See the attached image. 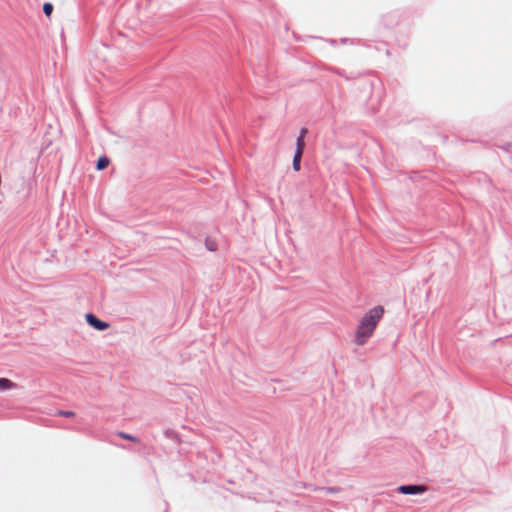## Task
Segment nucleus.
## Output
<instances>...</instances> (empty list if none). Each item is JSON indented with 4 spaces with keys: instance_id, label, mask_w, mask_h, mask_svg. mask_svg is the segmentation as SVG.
I'll use <instances>...</instances> for the list:
<instances>
[{
    "instance_id": "nucleus-8",
    "label": "nucleus",
    "mask_w": 512,
    "mask_h": 512,
    "mask_svg": "<svg viewBox=\"0 0 512 512\" xmlns=\"http://www.w3.org/2000/svg\"><path fill=\"white\" fill-rule=\"evenodd\" d=\"M117 435L120 438L125 439V440H129V441L136 442V443L139 442L138 438H136V437H134V436H132L130 434H127L125 432H118Z\"/></svg>"
},
{
    "instance_id": "nucleus-10",
    "label": "nucleus",
    "mask_w": 512,
    "mask_h": 512,
    "mask_svg": "<svg viewBox=\"0 0 512 512\" xmlns=\"http://www.w3.org/2000/svg\"><path fill=\"white\" fill-rule=\"evenodd\" d=\"M43 12L47 17H50L53 12V5L51 3H45L43 5Z\"/></svg>"
},
{
    "instance_id": "nucleus-11",
    "label": "nucleus",
    "mask_w": 512,
    "mask_h": 512,
    "mask_svg": "<svg viewBox=\"0 0 512 512\" xmlns=\"http://www.w3.org/2000/svg\"><path fill=\"white\" fill-rule=\"evenodd\" d=\"M206 247L210 251H215L216 250V243L214 241H211V240H206Z\"/></svg>"
},
{
    "instance_id": "nucleus-6",
    "label": "nucleus",
    "mask_w": 512,
    "mask_h": 512,
    "mask_svg": "<svg viewBox=\"0 0 512 512\" xmlns=\"http://www.w3.org/2000/svg\"><path fill=\"white\" fill-rule=\"evenodd\" d=\"M15 387V383L7 378H0V390L11 389Z\"/></svg>"
},
{
    "instance_id": "nucleus-12",
    "label": "nucleus",
    "mask_w": 512,
    "mask_h": 512,
    "mask_svg": "<svg viewBox=\"0 0 512 512\" xmlns=\"http://www.w3.org/2000/svg\"><path fill=\"white\" fill-rule=\"evenodd\" d=\"M58 414L61 416H64V417H74L75 416V413L73 411H59Z\"/></svg>"
},
{
    "instance_id": "nucleus-1",
    "label": "nucleus",
    "mask_w": 512,
    "mask_h": 512,
    "mask_svg": "<svg viewBox=\"0 0 512 512\" xmlns=\"http://www.w3.org/2000/svg\"><path fill=\"white\" fill-rule=\"evenodd\" d=\"M383 314L384 308L382 306H375L362 317L359 325L375 331L379 321L383 317Z\"/></svg>"
},
{
    "instance_id": "nucleus-9",
    "label": "nucleus",
    "mask_w": 512,
    "mask_h": 512,
    "mask_svg": "<svg viewBox=\"0 0 512 512\" xmlns=\"http://www.w3.org/2000/svg\"><path fill=\"white\" fill-rule=\"evenodd\" d=\"M304 147H305L304 138L298 137L297 141H296V151H300L301 153H303Z\"/></svg>"
},
{
    "instance_id": "nucleus-5",
    "label": "nucleus",
    "mask_w": 512,
    "mask_h": 512,
    "mask_svg": "<svg viewBox=\"0 0 512 512\" xmlns=\"http://www.w3.org/2000/svg\"><path fill=\"white\" fill-rule=\"evenodd\" d=\"M303 153L300 151H295L294 157H293V169L298 172L300 170V163L302 159Z\"/></svg>"
},
{
    "instance_id": "nucleus-4",
    "label": "nucleus",
    "mask_w": 512,
    "mask_h": 512,
    "mask_svg": "<svg viewBox=\"0 0 512 512\" xmlns=\"http://www.w3.org/2000/svg\"><path fill=\"white\" fill-rule=\"evenodd\" d=\"M398 490L402 494L410 495L424 493L427 490V487L424 485H402Z\"/></svg>"
},
{
    "instance_id": "nucleus-13",
    "label": "nucleus",
    "mask_w": 512,
    "mask_h": 512,
    "mask_svg": "<svg viewBox=\"0 0 512 512\" xmlns=\"http://www.w3.org/2000/svg\"><path fill=\"white\" fill-rule=\"evenodd\" d=\"M307 133H308V130L306 128H302L300 131L299 137L305 138Z\"/></svg>"
},
{
    "instance_id": "nucleus-2",
    "label": "nucleus",
    "mask_w": 512,
    "mask_h": 512,
    "mask_svg": "<svg viewBox=\"0 0 512 512\" xmlns=\"http://www.w3.org/2000/svg\"><path fill=\"white\" fill-rule=\"evenodd\" d=\"M374 331L365 328L361 325H358L357 330L355 332V339L354 342L358 346H363L367 343L369 338L373 335Z\"/></svg>"
},
{
    "instance_id": "nucleus-7",
    "label": "nucleus",
    "mask_w": 512,
    "mask_h": 512,
    "mask_svg": "<svg viewBox=\"0 0 512 512\" xmlns=\"http://www.w3.org/2000/svg\"><path fill=\"white\" fill-rule=\"evenodd\" d=\"M110 164V160L107 157H100L97 161L96 168L98 170H103Z\"/></svg>"
},
{
    "instance_id": "nucleus-3",
    "label": "nucleus",
    "mask_w": 512,
    "mask_h": 512,
    "mask_svg": "<svg viewBox=\"0 0 512 512\" xmlns=\"http://www.w3.org/2000/svg\"><path fill=\"white\" fill-rule=\"evenodd\" d=\"M85 319L87 323L96 330L103 331L109 328V324L107 322L98 319L95 315L91 313L86 314Z\"/></svg>"
}]
</instances>
